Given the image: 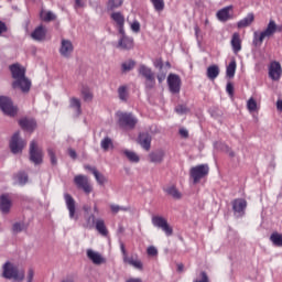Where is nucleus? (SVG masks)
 <instances>
[{
    "instance_id": "nucleus-1",
    "label": "nucleus",
    "mask_w": 282,
    "mask_h": 282,
    "mask_svg": "<svg viewBox=\"0 0 282 282\" xmlns=\"http://www.w3.org/2000/svg\"><path fill=\"white\" fill-rule=\"evenodd\" d=\"M12 78L15 80L12 83L13 89H21L23 94H28L32 87V82L25 77V68L19 64H13L9 67Z\"/></svg>"
},
{
    "instance_id": "nucleus-2",
    "label": "nucleus",
    "mask_w": 282,
    "mask_h": 282,
    "mask_svg": "<svg viewBox=\"0 0 282 282\" xmlns=\"http://www.w3.org/2000/svg\"><path fill=\"white\" fill-rule=\"evenodd\" d=\"M276 32H282V25L279 26L274 20H270L264 31L260 34L257 32L253 33L252 44L254 47H261L263 41H265V39H271Z\"/></svg>"
},
{
    "instance_id": "nucleus-3",
    "label": "nucleus",
    "mask_w": 282,
    "mask_h": 282,
    "mask_svg": "<svg viewBox=\"0 0 282 282\" xmlns=\"http://www.w3.org/2000/svg\"><path fill=\"white\" fill-rule=\"evenodd\" d=\"M116 116L118 118L117 122L120 129H128V130L135 129V126L138 124L137 116H134L131 112H123V111H118Z\"/></svg>"
},
{
    "instance_id": "nucleus-4",
    "label": "nucleus",
    "mask_w": 282,
    "mask_h": 282,
    "mask_svg": "<svg viewBox=\"0 0 282 282\" xmlns=\"http://www.w3.org/2000/svg\"><path fill=\"white\" fill-rule=\"evenodd\" d=\"M2 276H4V279H13V281L21 282L25 279V272L19 271V268H17L14 264L7 262L3 265Z\"/></svg>"
},
{
    "instance_id": "nucleus-5",
    "label": "nucleus",
    "mask_w": 282,
    "mask_h": 282,
    "mask_svg": "<svg viewBox=\"0 0 282 282\" xmlns=\"http://www.w3.org/2000/svg\"><path fill=\"white\" fill-rule=\"evenodd\" d=\"M209 173L210 167L208 164H199L191 167L189 170V176L192 177L194 184H199V181L204 180V177H208Z\"/></svg>"
},
{
    "instance_id": "nucleus-6",
    "label": "nucleus",
    "mask_w": 282,
    "mask_h": 282,
    "mask_svg": "<svg viewBox=\"0 0 282 282\" xmlns=\"http://www.w3.org/2000/svg\"><path fill=\"white\" fill-rule=\"evenodd\" d=\"M140 76L145 78L147 89H153L155 87V73L144 64H141L138 69Z\"/></svg>"
},
{
    "instance_id": "nucleus-7",
    "label": "nucleus",
    "mask_w": 282,
    "mask_h": 282,
    "mask_svg": "<svg viewBox=\"0 0 282 282\" xmlns=\"http://www.w3.org/2000/svg\"><path fill=\"white\" fill-rule=\"evenodd\" d=\"M0 109L4 116H9L10 118H14L18 113L17 106H14L10 97L0 96Z\"/></svg>"
},
{
    "instance_id": "nucleus-8",
    "label": "nucleus",
    "mask_w": 282,
    "mask_h": 282,
    "mask_svg": "<svg viewBox=\"0 0 282 282\" xmlns=\"http://www.w3.org/2000/svg\"><path fill=\"white\" fill-rule=\"evenodd\" d=\"M152 224L156 228H161L163 232H165L166 237H171L173 235V227L169 225V220L162 216H154L152 217Z\"/></svg>"
},
{
    "instance_id": "nucleus-9",
    "label": "nucleus",
    "mask_w": 282,
    "mask_h": 282,
    "mask_svg": "<svg viewBox=\"0 0 282 282\" xmlns=\"http://www.w3.org/2000/svg\"><path fill=\"white\" fill-rule=\"evenodd\" d=\"M30 160L33 164H43V150L39 149L36 141L30 143Z\"/></svg>"
},
{
    "instance_id": "nucleus-10",
    "label": "nucleus",
    "mask_w": 282,
    "mask_h": 282,
    "mask_svg": "<svg viewBox=\"0 0 282 282\" xmlns=\"http://www.w3.org/2000/svg\"><path fill=\"white\" fill-rule=\"evenodd\" d=\"M25 144H26V142L23 139H20L19 132H15L12 135L11 141L9 143L11 153H14L15 155H17V153H21L23 151V149H25Z\"/></svg>"
},
{
    "instance_id": "nucleus-11",
    "label": "nucleus",
    "mask_w": 282,
    "mask_h": 282,
    "mask_svg": "<svg viewBox=\"0 0 282 282\" xmlns=\"http://www.w3.org/2000/svg\"><path fill=\"white\" fill-rule=\"evenodd\" d=\"M74 184L77 186V188H80L87 195H89V193L93 191L91 185L89 184V178L83 174L76 175L74 177Z\"/></svg>"
},
{
    "instance_id": "nucleus-12",
    "label": "nucleus",
    "mask_w": 282,
    "mask_h": 282,
    "mask_svg": "<svg viewBox=\"0 0 282 282\" xmlns=\"http://www.w3.org/2000/svg\"><path fill=\"white\" fill-rule=\"evenodd\" d=\"M167 85L171 94H180L182 89V79L178 75L170 74L167 76Z\"/></svg>"
},
{
    "instance_id": "nucleus-13",
    "label": "nucleus",
    "mask_w": 282,
    "mask_h": 282,
    "mask_svg": "<svg viewBox=\"0 0 282 282\" xmlns=\"http://www.w3.org/2000/svg\"><path fill=\"white\" fill-rule=\"evenodd\" d=\"M282 67L281 63L273 61L269 66V78L271 80H281Z\"/></svg>"
},
{
    "instance_id": "nucleus-14",
    "label": "nucleus",
    "mask_w": 282,
    "mask_h": 282,
    "mask_svg": "<svg viewBox=\"0 0 282 282\" xmlns=\"http://www.w3.org/2000/svg\"><path fill=\"white\" fill-rule=\"evenodd\" d=\"M59 54L64 58H69L74 54V44L69 40L63 39L59 46Z\"/></svg>"
},
{
    "instance_id": "nucleus-15",
    "label": "nucleus",
    "mask_w": 282,
    "mask_h": 282,
    "mask_svg": "<svg viewBox=\"0 0 282 282\" xmlns=\"http://www.w3.org/2000/svg\"><path fill=\"white\" fill-rule=\"evenodd\" d=\"M64 199H65L66 208L68 209V213H69V218L77 220L78 217H76V200L69 194H64Z\"/></svg>"
},
{
    "instance_id": "nucleus-16",
    "label": "nucleus",
    "mask_w": 282,
    "mask_h": 282,
    "mask_svg": "<svg viewBox=\"0 0 282 282\" xmlns=\"http://www.w3.org/2000/svg\"><path fill=\"white\" fill-rule=\"evenodd\" d=\"M232 210L240 217L246 213V208H248V202L243 198H236L232 200Z\"/></svg>"
},
{
    "instance_id": "nucleus-17",
    "label": "nucleus",
    "mask_w": 282,
    "mask_h": 282,
    "mask_svg": "<svg viewBox=\"0 0 282 282\" xmlns=\"http://www.w3.org/2000/svg\"><path fill=\"white\" fill-rule=\"evenodd\" d=\"M232 6L225 7L217 11L216 17L218 21H221V23H226V21H230L232 19Z\"/></svg>"
},
{
    "instance_id": "nucleus-18",
    "label": "nucleus",
    "mask_w": 282,
    "mask_h": 282,
    "mask_svg": "<svg viewBox=\"0 0 282 282\" xmlns=\"http://www.w3.org/2000/svg\"><path fill=\"white\" fill-rule=\"evenodd\" d=\"M46 36L47 29H45V26L43 25L35 28L34 31L31 33V39H33V41H37L39 43L45 41Z\"/></svg>"
},
{
    "instance_id": "nucleus-19",
    "label": "nucleus",
    "mask_w": 282,
    "mask_h": 282,
    "mask_svg": "<svg viewBox=\"0 0 282 282\" xmlns=\"http://www.w3.org/2000/svg\"><path fill=\"white\" fill-rule=\"evenodd\" d=\"M12 208V200L10 199V196L8 194H2L0 196V210L4 215H8L10 213V209Z\"/></svg>"
},
{
    "instance_id": "nucleus-20",
    "label": "nucleus",
    "mask_w": 282,
    "mask_h": 282,
    "mask_svg": "<svg viewBox=\"0 0 282 282\" xmlns=\"http://www.w3.org/2000/svg\"><path fill=\"white\" fill-rule=\"evenodd\" d=\"M110 18L117 23L119 34H124V15L121 12H112Z\"/></svg>"
},
{
    "instance_id": "nucleus-21",
    "label": "nucleus",
    "mask_w": 282,
    "mask_h": 282,
    "mask_svg": "<svg viewBox=\"0 0 282 282\" xmlns=\"http://www.w3.org/2000/svg\"><path fill=\"white\" fill-rule=\"evenodd\" d=\"M121 39L118 42V47H120V50H133V40L132 37H129L127 35L121 34Z\"/></svg>"
},
{
    "instance_id": "nucleus-22",
    "label": "nucleus",
    "mask_w": 282,
    "mask_h": 282,
    "mask_svg": "<svg viewBox=\"0 0 282 282\" xmlns=\"http://www.w3.org/2000/svg\"><path fill=\"white\" fill-rule=\"evenodd\" d=\"M20 127L24 131H34L36 129V121L34 119L24 118L19 121Z\"/></svg>"
},
{
    "instance_id": "nucleus-23",
    "label": "nucleus",
    "mask_w": 282,
    "mask_h": 282,
    "mask_svg": "<svg viewBox=\"0 0 282 282\" xmlns=\"http://www.w3.org/2000/svg\"><path fill=\"white\" fill-rule=\"evenodd\" d=\"M87 257L88 259H90V261H93V263H95V265H100L102 263H105V258H102V256L91 249L87 250Z\"/></svg>"
},
{
    "instance_id": "nucleus-24",
    "label": "nucleus",
    "mask_w": 282,
    "mask_h": 282,
    "mask_svg": "<svg viewBox=\"0 0 282 282\" xmlns=\"http://www.w3.org/2000/svg\"><path fill=\"white\" fill-rule=\"evenodd\" d=\"M139 144L145 151H151V135L149 133H140L139 134Z\"/></svg>"
},
{
    "instance_id": "nucleus-25",
    "label": "nucleus",
    "mask_w": 282,
    "mask_h": 282,
    "mask_svg": "<svg viewBox=\"0 0 282 282\" xmlns=\"http://www.w3.org/2000/svg\"><path fill=\"white\" fill-rule=\"evenodd\" d=\"M164 155L165 153L163 150H158L155 152H151L149 154V159L152 164H162V162H164Z\"/></svg>"
},
{
    "instance_id": "nucleus-26",
    "label": "nucleus",
    "mask_w": 282,
    "mask_h": 282,
    "mask_svg": "<svg viewBox=\"0 0 282 282\" xmlns=\"http://www.w3.org/2000/svg\"><path fill=\"white\" fill-rule=\"evenodd\" d=\"M231 47H232L234 54H239V51L241 50V35L237 32L232 34Z\"/></svg>"
},
{
    "instance_id": "nucleus-27",
    "label": "nucleus",
    "mask_w": 282,
    "mask_h": 282,
    "mask_svg": "<svg viewBox=\"0 0 282 282\" xmlns=\"http://www.w3.org/2000/svg\"><path fill=\"white\" fill-rule=\"evenodd\" d=\"M252 23H254V13H248L246 18L237 23V28H248L249 25H252Z\"/></svg>"
},
{
    "instance_id": "nucleus-28",
    "label": "nucleus",
    "mask_w": 282,
    "mask_h": 282,
    "mask_svg": "<svg viewBox=\"0 0 282 282\" xmlns=\"http://www.w3.org/2000/svg\"><path fill=\"white\" fill-rule=\"evenodd\" d=\"M80 94L84 102H91V100H94V93H91V89H89V87L83 86Z\"/></svg>"
},
{
    "instance_id": "nucleus-29",
    "label": "nucleus",
    "mask_w": 282,
    "mask_h": 282,
    "mask_svg": "<svg viewBox=\"0 0 282 282\" xmlns=\"http://www.w3.org/2000/svg\"><path fill=\"white\" fill-rule=\"evenodd\" d=\"M69 107L70 109H75L77 116H80V113H83V108H82V104H80V99L76 98V97H72L69 99Z\"/></svg>"
},
{
    "instance_id": "nucleus-30",
    "label": "nucleus",
    "mask_w": 282,
    "mask_h": 282,
    "mask_svg": "<svg viewBox=\"0 0 282 282\" xmlns=\"http://www.w3.org/2000/svg\"><path fill=\"white\" fill-rule=\"evenodd\" d=\"M40 19L45 23H50L51 21H56V14L52 11L42 10L40 13Z\"/></svg>"
},
{
    "instance_id": "nucleus-31",
    "label": "nucleus",
    "mask_w": 282,
    "mask_h": 282,
    "mask_svg": "<svg viewBox=\"0 0 282 282\" xmlns=\"http://www.w3.org/2000/svg\"><path fill=\"white\" fill-rule=\"evenodd\" d=\"M218 76H219V66L210 65L207 68V78H209V80H215Z\"/></svg>"
},
{
    "instance_id": "nucleus-32",
    "label": "nucleus",
    "mask_w": 282,
    "mask_h": 282,
    "mask_svg": "<svg viewBox=\"0 0 282 282\" xmlns=\"http://www.w3.org/2000/svg\"><path fill=\"white\" fill-rule=\"evenodd\" d=\"M96 230L102 235V237H107L109 235V230L107 229V226L105 225V220L97 219L96 220Z\"/></svg>"
},
{
    "instance_id": "nucleus-33",
    "label": "nucleus",
    "mask_w": 282,
    "mask_h": 282,
    "mask_svg": "<svg viewBox=\"0 0 282 282\" xmlns=\"http://www.w3.org/2000/svg\"><path fill=\"white\" fill-rule=\"evenodd\" d=\"M122 153L123 155H126L129 162H132L134 164H138V162H140V156L135 152L131 150H123Z\"/></svg>"
},
{
    "instance_id": "nucleus-34",
    "label": "nucleus",
    "mask_w": 282,
    "mask_h": 282,
    "mask_svg": "<svg viewBox=\"0 0 282 282\" xmlns=\"http://www.w3.org/2000/svg\"><path fill=\"white\" fill-rule=\"evenodd\" d=\"M123 262L129 263V265H132V268H135V270H142L143 269L142 261H140L138 259L134 260L133 258L126 257V258H123Z\"/></svg>"
},
{
    "instance_id": "nucleus-35",
    "label": "nucleus",
    "mask_w": 282,
    "mask_h": 282,
    "mask_svg": "<svg viewBox=\"0 0 282 282\" xmlns=\"http://www.w3.org/2000/svg\"><path fill=\"white\" fill-rule=\"evenodd\" d=\"M118 96L119 100H122V102H127V100H129V88L127 86H120L118 88Z\"/></svg>"
},
{
    "instance_id": "nucleus-36",
    "label": "nucleus",
    "mask_w": 282,
    "mask_h": 282,
    "mask_svg": "<svg viewBox=\"0 0 282 282\" xmlns=\"http://www.w3.org/2000/svg\"><path fill=\"white\" fill-rule=\"evenodd\" d=\"M270 241L273 243V246H276V248H282V235L274 231L270 236Z\"/></svg>"
},
{
    "instance_id": "nucleus-37",
    "label": "nucleus",
    "mask_w": 282,
    "mask_h": 282,
    "mask_svg": "<svg viewBox=\"0 0 282 282\" xmlns=\"http://www.w3.org/2000/svg\"><path fill=\"white\" fill-rule=\"evenodd\" d=\"M236 72H237V62L234 59L227 66L226 76L228 78H235Z\"/></svg>"
},
{
    "instance_id": "nucleus-38",
    "label": "nucleus",
    "mask_w": 282,
    "mask_h": 282,
    "mask_svg": "<svg viewBox=\"0 0 282 282\" xmlns=\"http://www.w3.org/2000/svg\"><path fill=\"white\" fill-rule=\"evenodd\" d=\"M165 192L167 193V195H171L173 199H182V193H180L177 187H175L174 185L167 187Z\"/></svg>"
},
{
    "instance_id": "nucleus-39",
    "label": "nucleus",
    "mask_w": 282,
    "mask_h": 282,
    "mask_svg": "<svg viewBox=\"0 0 282 282\" xmlns=\"http://www.w3.org/2000/svg\"><path fill=\"white\" fill-rule=\"evenodd\" d=\"M14 180L20 184V186H25L29 180L28 173L19 172L18 174L14 175Z\"/></svg>"
},
{
    "instance_id": "nucleus-40",
    "label": "nucleus",
    "mask_w": 282,
    "mask_h": 282,
    "mask_svg": "<svg viewBox=\"0 0 282 282\" xmlns=\"http://www.w3.org/2000/svg\"><path fill=\"white\" fill-rule=\"evenodd\" d=\"M100 145L104 151H109V149H113V141L111 138L106 137L101 140Z\"/></svg>"
},
{
    "instance_id": "nucleus-41",
    "label": "nucleus",
    "mask_w": 282,
    "mask_h": 282,
    "mask_svg": "<svg viewBox=\"0 0 282 282\" xmlns=\"http://www.w3.org/2000/svg\"><path fill=\"white\" fill-rule=\"evenodd\" d=\"M122 6V0H108L107 10L113 11Z\"/></svg>"
},
{
    "instance_id": "nucleus-42",
    "label": "nucleus",
    "mask_w": 282,
    "mask_h": 282,
    "mask_svg": "<svg viewBox=\"0 0 282 282\" xmlns=\"http://www.w3.org/2000/svg\"><path fill=\"white\" fill-rule=\"evenodd\" d=\"M47 155L51 160L52 166H56L58 164V159H56V150H54L53 148H48Z\"/></svg>"
},
{
    "instance_id": "nucleus-43",
    "label": "nucleus",
    "mask_w": 282,
    "mask_h": 282,
    "mask_svg": "<svg viewBox=\"0 0 282 282\" xmlns=\"http://www.w3.org/2000/svg\"><path fill=\"white\" fill-rule=\"evenodd\" d=\"M23 230H25V224L24 223H14L12 225L13 235H19V232H23Z\"/></svg>"
},
{
    "instance_id": "nucleus-44",
    "label": "nucleus",
    "mask_w": 282,
    "mask_h": 282,
    "mask_svg": "<svg viewBox=\"0 0 282 282\" xmlns=\"http://www.w3.org/2000/svg\"><path fill=\"white\" fill-rule=\"evenodd\" d=\"M133 67H135V62L133 59H129L128 62L121 64L122 72H131Z\"/></svg>"
},
{
    "instance_id": "nucleus-45",
    "label": "nucleus",
    "mask_w": 282,
    "mask_h": 282,
    "mask_svg": "<svg viewBox=\"0 0 282 282\" xmlns=\"http://www.w3.org/2000/svg\"><path fill=\"white\" fill-rule=\"evenodd\" d=\"M110 210L111 213H113V215H118V213L120 210H122L123 213H128V210H130L129 207H122V206H119V205H116V204H111L110 205Z\"/></svg>"
},
{
    "instance_id": "nucleus-46",
    "label": "nucleus",
    "mask_w": 282,
    "mask_h": 282,
    "mask_svg": "<svg viewBox=\"0 0 282 282\" xmlns=\"http://www.w3.org/2000/svg\"><path fill=\"white\" fill-rule=\"evenodd\" d=\"M156 12L164 10V0H150Z\"/></svg>"
},
{
    "instance_id": "nucleus-47",
    "label": "nucleus",
    "mask_w": 282,
    "mask_h": 282,
    "mask_svg": "<svg viewBox=\"0 0 282 282\" xmlns=\"http://www.w3.org/2000/svg\"><path fill=\"white\" fill-rule=\"evenodd\" d=\"M247 109H248V111H250V113L257 111V100H254V98L251 97L247 101Z\"/></svg>"
},
{
    "instance_id": "nucleus-48",
    "label": "nucleus",
    "mask_w": 282,
    "mask_h": 282,
    "mask_svg": "<svg viewBox=\"0 0 282 282\" xmlns=\"http://www.w3.org/2000/svg\"><path fill=\"white\" fill-rule=\"evenodd\" d=\"M94 176L96 178V181L98 182V184L102 185L105 184V182H107V178H105V175L100 174V172H98V170H94Z\"/></svg>"
},
{
    "instance_id": "nucleus-49",
    "label": "nucleus",
    "mask_w": 282,
    "mask_h": 282,
    "mask_svg": "<svg viewBox=\"0 0 282 282\" xmlns=\"http://www.w3.org/2000/svg\"><path fill=\"white\" fill-rule=\"evenodd\" d=\"M95 224H96V216L90 215L86 219L85 228H91V226L95 225Z\"/></svg>"
},
{
    "instance_id": "nucleus-50",
    "label": "nucleus",
    "mask_w": 282,
    "mask_h": 282,
    "mask_svg": "<svg viewBox=\"0 0 282 282\" xmlns=\"http://www.w3.org/2000/svg\"><path fill=\"white\" fill-rule=\"evenodd\" d=\"M175 111L176 113L184 115V113H188V108L184 105H178L176 106Z\"/></svg>"
},
{
    "instance_id": "nucleus-51",
    "label": "nucleus",
    "mask_w": 282,
    "mask_h": 282,
    "mask_svg": "<svg viewBox=\"0 0 282 282\" xmlns=\"http://www.w3.org/2000/svg\"><path fill=\"white\" fill-rule=\"evenodd\" d=\"M226 91L229 96H235V85L232 83L228 82L226 86Z\"/></svg>"
},
{
    "instance_id": "nucleus-52",
    "label": "nucleus",
    "mask_w": 282,
    "mask_h": 282,
    "mask_svg": "<svg viewBox=\"0 0 282 282\" xmlns=\"http://www.w3.org/2000/svg\"><path fill=\"white\" fill-rule=\"evenodd\" d=\"M149 257H158V249L154 246H150L147 249Z\"/></svg>"
},
{
    "instance_id": "nucleus-53",
    "label": "nucleus",
    "mask_w": 282,
    "mask_h": 282,
    "mask_svg": "<svg viewBox=\"0 0 282 282\" xmlns=\"http://www.w3.org/2000/svg\"><path fill=\"white\" fill-rule=\"evenodd\" d=\"M131 30H132V32H135V34H138V32H140V22L138 20H134L131 23Z\"/></svg>"
},
{
    "instance_id": "nucleus-54",
    "label": "nucleus",
    "mask_w": 282,
    "mask_h": 282,
    "mask_svg": "<svg viewBox=\"0 0 282 282\" xmlns=\"http://www.w3.org/2000/svg\"><path fill=\"white\" fill-rule=\"evenodd\" d=\"M32 281H34V270L29 269L28 275H26V282H32Z\"/></svg>"
},
{
    "instance_id": "nucleus-55",
    "label": "nucleus",
    "mask_w": 282,
    "mask_h": 282,
    "mask_svg": "<svg viewBox=\"0 0 282 282\" xmlns=\"http://www.w3.org/2000/svg\"><path fill=\"white\" fill-rule=\"evenodd\" d=\"M154 67L162 69V67H164V62L162 61V58H158L154 61Z\"/></svg>"
},
{
    "instance_id": "nucleus-56",
    "label": "nucleus",
    "mask_w": 282,
    "mask_h": 282,
    "mask_svg": "<svg viewBox=\"0 0 282 282\" xmlns=\"http://www.w3.org/2000/svg\"><path fill=\"white\" fill-rule=\"evenodd\" d=\"M68 155H69V158H72V160H76V158H78L76 150H74L72 148L68 149Z\"/></svg>"
},
{
    "instance_id": "nucleus-57",
    "label": "nucleus",
    "mask_w": 282,
    "mask_h": 282,
    "mask_svg": "<svg viewBox=\"0 0 282 282\" xmlns=\"http://www.w3.org/2000/svg\"><path fill=\"white\" fill-rule=\"evenodd\" d=\"M4 32H8V26L6 25L4 22L0 21V36H1V34H3Z\"/></svg>"
},
{
    "instance_id": "nucleus-58",
    "label": "nucleus",
    "mask_w": 282,
    "mask_h": 282,
    "mask_svg": "<svg viewBox=\"0 0 282 282\" xmlns=\"http://www.w3.org/2000/svg\"><path fill=\"white\" fill-rule=\"evenodd\" d=\"M75 8H85V2L83 0H75Z\"/></svg>"
},
{
    "instance_id": "nucleus-59",
    "label": "nucleus",
    "mask_w": 282,
    "mask_h": 282,
    "mask_svg": "<svg viewBox=\"0 0 282 282\" xmlns=\"http://www.w3.org/2000/svg\"><path fill=\"white\" fill-rule=\"evenodd\" d=\"M180 135H182V138H188V130L186 129H180Z\"/></svg>"
},
{
    "instance_id": "nucleus-60",
    "label": "nucleus",
    "mask_w": 282,
    "mask_h": 282,
    "mask_svg": "<svg viewBox=\"0 0 282 282\" xmlns=\"http://www.w3.org/2000/svg\"><path fill=\"white\" fill-rule=\"evenodd\" d=\"M120 249H121V252L123 254V259H126V257H129V256H127V249L124 248V243L120 245Z\"/></svg>"
},
{
    "instance_id": "nucleus-61",
    "label": "nucleus",
    "mask_w": 282,
    "mask_h": 282,
    "mask_svg": "<svg viewBox=\"0 0 282 282\" xmlns=\"http://www.w3.org/2000/svg\"><path fill=\"white\" fill-rule=\"evenodd\" d=\"M165 78H166V75L164 74L158 75L159 83H164Z\"/></svg>"
},
{
    "instance_id": "nucleus-62",
    "label": "nucleus",
    "mask_w": 282,
    "mask_h": 282,
    "mask_svg": "<svg viewBox=\"0 0 282 282\" xmlns=\"http://www.w3.org/2000/svg\"><path fill=\"white\" fill-rule=\"evenodd\" d=\"M84 169L86 171H91L93 175H94V171H96V167H93L91 165H85Z\"/></svg>"
},
{
    "instance_id": "nucleus-63",
    "label": "nucleus",
    "mask_w": 282,
    "mask_h": 282,
    "mask_svg": "<svg viewBox=\"0 0 282 282\" xmlns=\"http://www.w3.org/2000/svg\"><path fill=\"white\" fill-rule=\"evenodd\" d=\"M276 109H278V111H282V100L281 99L276 101Z\"/></svg>"
},
{
    "instance_id": "nucleus-64",
    "label": "nucleus",
    "mask_w": 282,
    "mask_h": 282,
    "mask_svg": "<svg viewBox=\"0 0 282 282\" xmlns=\"http://www.w3.org/2000/svg\"><path fill=\"white\" fill-rule=\"evenodd\" d=\"M127 282H142V280H140V279H130Z\"/></svg>"
}]
</instances>
